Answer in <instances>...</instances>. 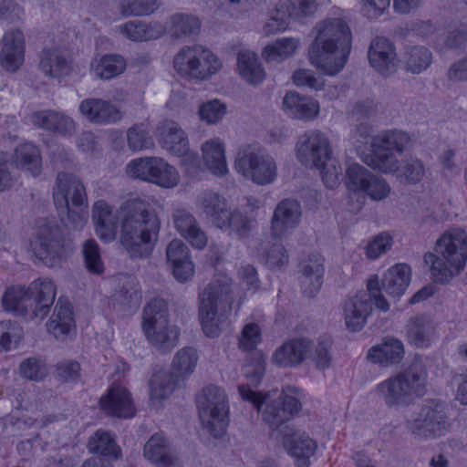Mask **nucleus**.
<instances>
[{"label":"nucleus","mask_w":467,"mask_h":467,"mask_svg":"<svg viewBox=\"0 0 467 467\" xmlns=\"http://www.w3.org/2000/svg\"><path fill=\"white\" fill-rule=\"evenodd\" d=\"M410 144V135L400 130H389L373 137L371 153L367 155L364 162L374 171L390 174L402 183L417 184L425 175L423 162L416 157L402 161L399 155Z\"/></svg>","instance_id":"obj_1"},{"label":"nucleus","mask_w":467,"mask_h":467,"mask_svg":"<svg viewBox=\"0 0 467 467\" xmlns=\"http://www.w3.org/2000/svg\"><path fill=\"white\" fill-rule=\"evenodd\" d=\"M308 60L323 73L335 76L345 67L351 49V31L341 18H327L316 24Z\"/></svg>","instance_id":"obj_2"},{"label":"nucleus","mask_w":467,"mask_h":467,"mask_svg":"<svg viewBox=\"0 0 467 467\" xmlns=\"http://www.w3.org/2000/svg\"><path fill=\"white\" fill-rule=\"evenodd\" d=\"M239 394L244 401L251 403L266 423L276 439L291 436L294 429L288 422L301 410L300 401L294 396L273 389L270 391H255L248 385L238 387Z\"/></svg>","instance_id":"obj_3"},{"label":"nucleus","mask_w":467,"mask_h":467,"mask_svg":"<svg viewBox=\"0 0 467 467\" xmlns=\"http://www.w3.org/2000/svg\"><path fill=\"white\" fill-rule=\"evenodd\" d=\"M467 261V234L462 229L445 232L437 241L434 253L424 255L435 283L448 284L461 274Z\"/></svg>","instance_id":"obj_4"},{"label":"nucleus","mask_w":467,"mask_h":467,"mask_svg":"<svg viewBox=\"0 0 467 467\" xmlns=\"http://www.w3.org/2000/svg\"><path fill=\"white\" fill-rule=\"evenodd\" d=\"M236 288L231 278L218 275L199 294V316L206 336L215 337L219 335L220 325L234 303Z\"/></svg>","instance_id":"obj_5"},{"label":"nucleus","mask_w":467,"mask_h":467,"mask_svg":"<svg viewBox=\"0 0 467 467\" xmlns=\"http://www.w3.org/2000/svg\"><path fill=\"white\" fill-rule=\"evenodd\" d=\"M296 158L307 167L320 171L322 180L327 188H334L342 174V169L333 158L328 136L318 130H311L301 135L296 142Z\"/></svg>","instance_id":"obj_6"},{"label":"nucleus","mask_w":467,"mask_h":467,"mask_svg":"<svg viewBox=\"0 0 467 467\" xmlns=\"http://www.w3.org/2000/svg\"><path fill=\"white\" fill-rule=\"evenodd\" d=\"M427 370L421 360L415 359L403 371L379 383L375 393L387 407H404L426 392Z\"/></svg>","instance_id":"obj_7"},{"label":"nucleus","mask_w":467,"mask_h":467,"mask_svg":"<svg viewBox=\"0 0 467 467\" xmlns=\"http://www.w3.org/2000/svg\"><path fill=\"white\" fill-rule=\"evenodd\" d=\"M372 301L377 308L384 312L389 308V303L380 293L379 280L376 275L368 280L367 291H361L344 302L345 324L349 331H359L365 326L367 317L372 310Z\"/></svg>","instance_id":"obj_8"},{"label":"nucleus","mask_w":467,"mask_h":467,"mask_svg":"<svg viewBox=\"0 0 467 467\" xmlns=\"http://www.w3.org/2000/svg\"><path fill=\"white\" fill-rule=\"evenodd\" d=\"M200 420L203 431L214 439L223 437L228 424V404L224 390L208 386L197 397Z\"/></svg>","instance_id":"obj_9"},{"label":"nucleus","mask_w":467,"mask_h":467,"mask_svg":"<svg viewBox=\"0 0 467 467\" xmlns=\"http://www.w3.org/2000/svg\"><path fill=\"white\" fill-rule=\"evenodd\" d=\"M235 169L244 178L260 185L273 182L277 175L275 160L258 145H246L239 150Z\"/></svg>","instance_id":"obj_10"},{"label":"nucleus","mask_w":467,"mask_h":467,"mask_svg":"<svg viewBox=\"0 0 467 467\" xmlns=\"http://www.w3.org/2000/svg\"><path fill=\"white\" fill-rule=\"evenodd\" d=\"M406 424L410 433L419 439L441 437L451 426L445 404L437 400H427L417 416L408 420Z\"/></svg>","instance_id":"obj_11"},{"label":"nucleus","mask_w":467,"mask_h":467,"mask_svg":"<svg viewBox=\"0 0 467 467\" xmlns=\"http://www.w3.org/2000/svg\"><path fill=\"white\" fill-rule=\"evenodd\" d=\"M35 249L40 259L50 265L64 255L65 234L56 221H38Z\"/></svg>","instance_id":"obj_12"},{"label":"nucleus","mask_w":467,"mask_h":467,"mask_svg":"<svg viewBox=\"0 0 467 467\" xmlns=\"http://www.w3.org/2000/svg\"><path fill=\"white\" fill-rule=\"evenodd\" d=\"M125 219L121 223L120 241L130 256L141 258L146 244V215L132 209L121 210Z\"/></svg>","instance_id":"obj_13"},{"label":"nucleus","mask_w":467,"mask_h":467,"mask_svg":"<svg viewBox=\"0 0 467 467\" xmlns=\"http://www.w3.org/2000/svg\"><path fill=\"white\" fill-rule=\"evenodd\" d=\"M52 194L55 204H86L88 202L82 181L72 172L57 174Z\"/></svg>","instance_id":"obj_14"},{"label":"nucleus","mask_w":467,"mask_h":467,"mask_svg":"<svg viewBox=\"0 0 467 467\" xmlns=\"http://www.w3.org/2000/svg\"><path fill=\"white\" fill-rule=\"evenodd\" d=\"M101 410L109 416L129 419L135 415V405L130 391L122 386H112L100 398Z\"/></svg>","instance_id":"obj_15"},{"label":"nucleus","mask_w":467,"mask_h":467,"mask_svg":"<svg viewBox=\"0 0 467 467\" xmlns=\"http://www.w3.org/2000/svg\"><path fill=\"white\" fill-rule=\"evenodd\" d=\"M25 37L19 29L7 31L2 38L0 65L8 72L16 71L24 62Z\"/></svg>","instance_id":"obj_16"},{"label":"nucleus","mask_w":467,"mask_h":467,"mask_svg":"<svg viewBox=\"0 0 467 467\" xmlns=\"http://www.w3.org/2000/svg\"><path fill=\"white\" fill-rule=\"evenodd\" d=\"M156 138L159 144L170 153L184 156L189 151V140L185 131L173 120H164L157 127Z\"/></svg>","instance_id":"obj_17"},{"label":"nucleus","mask_w":467,"mask_h":467,"mask_svg":"<svg viewBox=\"0 0 467 467\" xmlns=\"http://www.w3.org/2000/svg\"><path fill=\"white\" fill-rule=\"evenodd\" d=\"M370 66L379 73L389 76L397 69V55L394 45L387 38H374L368 49Z\"/></svg>","instance_id":"obj_18"},{"label":"nucleus","mask_w":467,"mask_h":467,"mask_svg":"<svg viewBox=\"0 0 467 467\" xmlns=\"http://www.w3.org/2000/svg\"><path fill=\"white\" fill-rule=\"evenodd\" d=\"M324 259L318 254H312L299 264L300 285L303 293L314 297L323 284Z\"/></svg>","instance_id":"obj_19"},{"label":"nucleus","mask_w":467,"mask_h":467,"mask_svg":"<svg viewBox=\"0 0 467 467\" xmlns=\"http://www.w3.org/2000/svg\"><path fill=\"white\" fill-rule=\"evenodd\" d=\"M132 208L133 206H94L93 219L99 237L105 242L114 240L119 218L121 222L125 219L121 210Z\"/></svg>","instance_id":"obj_20"},{"label":"nucleus","mask_w":467,"mask_h":467,"mask_svg":"<svg viewBox=\"0 0 467 467\" xmlns=\"http://www.w3.org/2000/svg\"><path fill=\"white\" fill-rule=\"evenodd\" d=\"M312 341L306 337L291 339L278 348L274 355L273 361L280 367H295L301 365L310 350Z\"/></svg>","instance_id":"obj_21"},{"label":"nucleus","mask_w":467,"mask_h":467,"mask_svg":"<svg viewBox=\"0 0 467 467\" xmlns=\"http://www.w3.org/2000/svg\"><path fill=\"white\" fill-rule=\"evenodd\" d=\"M166 255L172 266L173 275L178 281L186 282L193 275L194 268L190 250L182 240H172L167 246Z\"/></svg>","instance_id":"obj_22"},{"label":"nucleus","mask_w":467,"mask_h":467,"mask_svg":"<svg viewBox=\"0 0 467 467\" xmlns=\"http://www.w3.org/2000/svg\"><path fill=\"white\" fill-rule=\"evenodd\" d=\"M80 113L90 122L109 124L121 119L120 111L110 102L101 99H86L79 104Z\"/></svg>","instance_id":"obj_23"},{"label":"nucleus","mask_w":467,"mask_h":467,"mask_svg":"<svg viewBox=\"0 0 467 467\" xmlns=\"http://www.w3.org/2000/svg\"><path fill=\"white\" fill-rule=\"evenodd\" d=\"M29 296L32 297L33 317L42 320L53 305L57 289L51 280L38 279L28 287Z\"/></svg>","instance_id":"obj_24"},{"label":"nucleus","mask_w":467,"mask_h":467,"mask_svg":"<svg viewBox=\"0 0 467 467\" xmlns=\"http://www.w3.org/2000/svg\"><path fill=\"white\" fill-rule=\"evenodd\" d=\"M179 329L169 325V319L150 324L148 315V341L161 354L170 353L176 346L179 338Z\"/></svg>","instance_id":"obj_25"},{"label":"nucleus","mask_w":467,"mask_h":467,"mask_svg":"<svg viewBox=\"0 0 467 467\" xmlns=\"http://www.w3.org/2000/svg\"><path fill=\"white\" fill-rule=\"evenodd\" d=\"M404 353V346L400 339L386 337L368 350L367 358L374 364L388 368L399 364L403 359Z\"/></svg>","instance_id":"obj_26"},{"label":"nucleus","mask_w":467,"mask_h":467,"mask_svg":"<svg viewBox=\"0 0 467 467\" xmlns=\"http://www.w3.org/2000/svg\"><path fill=\"white\" fill-rule=\"evenodd\" d=\"M437 335V324L429 316H417L410 318L406 325L408 341L418 347H428Z\"/></svg>","instance_id":"obj_27"},{"label":"nucleus","mask_w":467,"mask_h":467,"mask_svg":"<svg viewBox=\"0 0 467 467\" xmlns=\"http://www.w3.org/2000/svg\"><path fill=\"white\" fill-rule=\"evenodd\" d=\"M31 120L38 128L61 135H69L76 130V122L72 118L56 110L47 109L35 112Z\"/></svg>","instance_id":"obj_28"},{"label":"nucleus","mask_w":467,"mask_h":467,"mask_svg":"<svg viewBox=\"0 0 467 467\" xmlns=\"http://www.w3.org/2000/svg\"><path fill=\"white\" fill-rule=\"evenodd\" d=\"M126 67V59L121 55H97L90 61L89 72L95 78L110 80L124 73Z\"/></svg>","instance_id":"obj_29"},{"label":"nucleus","mask_w":467,"mask_h":467,"mask_svg":"<svg viewBox=\"0 0 467 467\" xmlns=\"http://www.w3.org/2000/svg\"><path fill=\"white\" fill-rule=\"evenodd\" d=\"M283 109L292 118L309 121L317 118L319 112V104L311 98L290 91L283 99Z\"/></svg>","instance_id":"obj_30"},{"label":"nucleus","mask_w":467,"mask_h":467,"mask_svg":"<svg viewBox=\"0 0 467 467\" xmlns=\"http://www.w3.org/2000/svg\"><path fill=\"white\" fill-rule=\"evenodd\" d=\"M48 331L58 339H63L76 329L72 306L68 302L58 299L52 316L47 322Z\"/></svg>","instance_id":"obj_31"},{"label":"nucleus","mask_w":467,"mask_h":467,"mask_svg":"<svg viewBox=\"0 0 467 467\" xmlns=\"http://www.w3.org/2000/svg\"><path fill=\"white\" fill-rule=\"evenodd\" d=\"M38 67L41 72L52 78L67 77L72 71L71 61L59 48L45 49L40 56Z\"/></svg>","instance_id":"obj_32"},{"label":"nucleus","mask_w":467,"mask_h":467,"mask_svg":"<svg viewBox=\"0 0 467 467\" xmlns=\"http://www.w3.org/2000/svg\"><path fill=\"white\" fill-rule=\"evenodd\" d=\"M149 460L157 467H182V461L161 434L148 440Z\"/></svg>","instance_id":"obj_33"},{"label":"nucleus","mask_w":467,"mask_h":467,"mask_svg":"<svg viewBox=\"0 0 467 467\" xmlns=\"http://www.w3.org/2000/svg\"><path fill=\"white\" fill-rule=\"evenodd\" d=\"M176 229L194 247L202 249L207 244V236L200 228L196 219L185 210H177L173 215Z\"/></svg>","instance_id":"obj_34"},{"label":"nucleus","mask_w":467,"mask_h":467,"mask_svg":"<svg viewBox=\"0 0 467 467\" xmlns=\"http://www.w3.org/2000/svg\"><path fill=\"white\" fill-rule=\"evenodd\" d=\"M16 168L30 173L36 177L42 171V157L39 149L33 143L19 144L12 157Z\"/></svg>","instance_id":"obj_35"},{"label":"nucleus","mask_w":467,"mask_h":467,"mask_svg":"<svg viewBox=\"0 0 467 467\" xmlns=\"http://www.w3.org/2000/svg\"><path fill=\"white\" fill-rule=\"evenodd\" d=\"M2 305L5 310L13 312L16 316H27L31 312L33 317L32 297L29 296L28 288L25 286L8 287L2 296Z\"/></svg>","instance_id":"obj_36"},{"label":"nucleus","mask_w":467,"mask_h":467,"mask_svg":"<svg viewBox=\"0 0 467 467\" xmlns=\"http://www.w3.org/2000/svg\"><path fill=\"white\" fill-rule=\"evenodd\" d=\"M140 301L141 293L138 281L128 276L113 296V306L119 311L133 312L139 307Z\"/></svg>","instance_id":"obj_37"},{"label":"nucleus","mask_w":467,"mask_h":467,"mask_svg":"<svg viewBox=\"0 0 467 467\" xmlns=\"http://www.w3.org/2000/svg\"><path fill=\"white\" fill-rule=\"evenodd\" d=\"M300 206H276L271 221V237L281 238L299 223Z\"/></svg>","instance_id":"obj_38"},{"label":"nucleus","mask_w":467,"mask_h":467,"mask_svg":"<svg viewBox=\"0 0 467 467\" xmlns=\"http://www.w3.org/2000/svg\"><path fill=\"white\" fill-rule=\"evenodd\" d=\"M180 176L174 167L161 158H148V182L164 188L179 183Z\"/></svg>","instance_id":"obj_39"},{"label":"nucleus","mask_w":467,"mask_h":467,"mask_svg":"<svg viewBox=\"0 0 467 467\" xmlns=\"http://www.w3.org/2000/svg\"><path fill=\"white\" fill-rule=\"evenodd\" d=\"M410 282V268L406 264L390 267L382 280V287L393 297L401 296Z\"/></svg>","instance_id":"obj_40"},{"label":"nucleus","mask_w":467,"mask_h":467,"mask_svg":"<svg viewBox=\"0 0 467 467\" xmlns=\"http://www.w3.org/2000/svg\"><path fill=\"white\" fill-rule=\"evenodd\" d=\"M237 67L241 77L250 85L257 86L265 78V72L255 53L241 51L237 57Z\"/></svg>","instance_id":"obj_41"},{"label":"nucleus","mask_w":467,"mask_h":467,"mask_svg":"<svg viewBox=\"0 0 467 467\" xmlns=\"http://www.w3.org/2000/svg\"><path fill=\"white\" fill-rule=\"evenodd\" d=\"M222 61L210 49L196 45L193 79L207 80L222 68Z\"/></svg>","instance_id":"obj_42"},{"label":"nucleus","mask_w":467,"mask_h":467,"mask_svg":"<svg viewBox=\"0 0 467 467\" xmlns=\"http://www.w3.org/2000/svg\"><path fill=\"white\" fill-rule=\"evenodd\" d=\"M202 151L207 168L213 174L223 175L227 172L224 148L220 139L215 138L204 142Z\"/></svg>","instance_id":"obj_43"},{"label":"nucleus","mask_w":467,"mask_h":467,"mask_svg":"<svg viewBox=\"0 0 467 467\" xmlns=\"http://www.w3.org/2000/svg\"><path fill=\"white\" fill-rule=\"evenodd\" d=\"M432 58V53L426 47L410 46L402 55V63L406 71L420 74L430 67Z\"/></svg>","instance_id":"obj_44"},{"label":"nucleus","mask_w":467,"mask_h":467,"mask_svg":"<svg viewBox=\"0 0 467 467\" xmlns=\"http://www.w3.org/2000/svg\"><path fill=\"white\" fill-rule=\"evenodd\" d=\"M178 376L167 369L160 368L153 372L150 380V394L152 402L168 398L174 390Z\"/></svg>","instance_id":"obj_45"},{"label":"nucleus","mask_w":467,"mask_h":467,"mask_svg":"<svg viewBox=\"0 0 467 467\" xmlns=\"http://www.w3.org/2000/svg\"><path fill=\"white\" fill-rule=\"evenodd\" d=\"M279 240L280 238H272L270 234L265 241L254 245L256 252L265 257L270 267H279L288 262L286 251Z\"/></svg>","instance_id":"obj_46"},{"label":"nucleus","mask_w":467,"mask_h":467,"mask_svg":"<svg viewBox=\"0 0 467 467\" xmlns=\"http://www.w3.org/2000/svg\"><path fill=\"white\" fill-rule=\"evenodd\" d=\"M300 41L295 37H284L277 39L271 45H267L262 53L266 62H280L292 57L298 48Z\"/></svg>","instance_id":"obj_47"},{"label":"nucleus","mask_w":467,"mask_h":467,"mask_svg":"<svg viewBox=\"0 0 467 467\" xmlns=\"http://www.w3.org/2000/svg\"><path fill=\"white\" fill-rule=\"evenodd\" d=\"M88 448L92 452L116 459L120 455V448L117 445L113 434L103 430L97 431L89 439Z\"/></svg>","instance_id":"obj_48"},{"label":"nucleus","mask_w":467,"mask_h":467,"mask_svg":"<svg viewBox=\"0 0 467 467\" xmlns=\"http://www.w3.org/2000/svg\"><path fill=\"white\" fill-rule=\"evenodd\" d=\"M244 375L249 383L257 387L265 373V358L260 350L250 353L243 368Z\"/></svg>","instance_id":"obj_49"},{"label":"nucleus","mask_w":467,"mask_h":467,"mask_svg":"<svg viewBox=\"0 0 467 467\" xmlns=\"http://www.w3.org/2000/svg\"><path fill=\"white\" fill-rule=\"evenodd\" d=\"M198 354L195 348L185 347L180 349L172 360V368L178 379L191 375L197 365Z\"/></svg>","instance_id":"obj_50"},{"label":"nucleus","mask_w":467,"mask_h":467,"mask_svg":"<svg viewBox=\"0 0 467 467\" xmlns=\"http://www.w3.org/2000/svg\"><path fill=\"white\" fill-rule=\"evenodd\" d=\"M200 26V22L196 17L177 14L171 17V35L176 38L190 37L199 33Z\"/></svg>","instance_id":"obj_51"},{"label":"nucleus","mask_w":467,"mask_h":467,"mask_svg":"<svg viewBox=\"0 0 467 467\" xmlns=\"http://www.w3.org/2000/svg\"><path fill=\"white\" fill-rule=\"evenodd\" d=\"M288 17L303 23L307 17L312 16L317 10V0H286L280 3Z\"/></svg>","instance_id":"obj_52"},{"label":"nucleus","mask_w":467,"mask_h":467,"mask_svg":"<svg viewBox=\"0 0 467 467\" xmlns=\"http://www.w3.org/2000/svg\"><path fill=\"white\" fill-rule=\"evenodd\" d=\"M196 45L183 47L174 56L173 67L182 77L193 79Z\"/></svg>","instance_id":"obj_53"},{"label":"nucleus","mask_w":467,"mask_h":467,"mask_svg":"<svg viewBox=\"0 0 467 467\" xmlns=\"http://www.w3.org/2000/svg\"><path fill=\"white\" fill-rule=\"evenodd\" d=\"M57 212L61 223L69 230L82 229L88 220V213L81 206H58Z\"/></svg>","instance_id":"obj_54"},{"label":"nucleus","mask_w":467,"mask_h":467,"mask_svg":"<svg viewBox=\"0 0 467 467\" xmlns=\"http://www.w3.org/2000/svg\"><path fill=\"white\" fill-rule=\"evenodd\" d=\"M346 176L348 189L362 192L373 174L358 163H350L347 168Z\"/></svg>","instance_id":"obj_55"},{"label":"nucleus","mask_w":467,"mask_h":467,"mask_svg":"<svg viewBox=\"0 0 467 467\" xmlns=\"http://www.w3.org/2000/svg\"><path fill=\"white\" fill-rule=\"evenodd\" d=\"M291 436L282 438L284 440V445L287 449L289 454L293 457L298 456H311L314 454L317 443L307 436Z\"/></svg>","instance_id":"obj_56"},{"label":"nucleus","mask_w":467,"mask_h":467,"mask_svg":"<svg viewBox=\"0 0 467 467\" xmlns=\"http://www.w3.org/2000/svg\"><path fill=\"white\" fill-rule=\"evenodd\" d=\"M21 327L11 320L0 322V351L9 350L16 347L22 338Z\"/></svg>","instance_id":"obj_57"},{"label":"nucleus","mask_w":467,"mask_h":467,"mask_svg":"<svg viewBox=\"0 0 467 467\" xmlns=\"http://www.w3.org/2000/svg\"><path fill=\"white\" fill-rule=\"evenodd\" d=\"M82 252L87 269L90 273L101 275L104 272V265L98 243L94 239L87 240L83 244Z\"/></svg>","instance_id":"obj_58"},{"label":"nucleus","mask_w":467,"mask_h":467,"mask_svg":"<svg viewBox=\"0 0 467 467\" xmlns=\"http://www.w3.org/2000/svg\"><path fill=\"white\" fill-rule=\"evenodd\" d=\"M199 117L207 124H215L226 114V106L218 99L209 100L199 107Z\"/></svg>","instance_id":"obj_59"},{"label":"nucleus","mask_w":467,"mask_h":467,"mask_svg":"<svg viewBox=\"0 0 467 467\" xmlns=\"http://www.w3.org/2000/svg\"><path fill=\"white\" fill-rule=\"evenodd\" d=\"M288 16L279 3L269 15V18L264 26V33L266 36L275 35L285 31L288 26Z\"/></svg>","instance_id":"obj_60"},{"label":"nucleus","mask_w":467,"mask_h":467,"mask_svg":"<svg viewBox=\"0 0 467 467\" xmlns=\"http://www.w3.org/2000/svg\"><path fill=\"white\" fill-rule=\"evenodd\" d=\"M362 192L374 202H383L391 194V187L385 179L373 174Z\"/></svg>","instance_id":"obj_61"},{"label":"nucleus","mask_w":467,"mask_h":467,"mask_svg":"<svg viewBox=\"0 0 467 467\" xmlns=\"http://www.w3.org/2000/svg\"><path fill=\"white\" fill-rule=\"evenodd\" d=\"M261 330L259 326L255 323L246 324L242 330L241 336L238 340L239 348L247 352L255 351V348L260 343Z\"/></svg>","instance_id":"obj_62"},{"label":"nucleus","mask_w":467,"mask_h":467,"mask_svg":"<svg viewBox=\"0 0 467 467\" xmlns=\"http://www.w3.org/2000/svg\"><path fill=\"white\" fill-rule=\"evenodd\" d=\"M20 372L23 377L38 381L47 376V368L42 359L28 358L20 364Z\"/></svg>","instance_id":"obj_63"},{"label":"nucleus","mask_w":467,"mask_h":467,"mask_svg":"<svg viewBox=\"0 0 467 467\" xmlns=\"http://www.w3.org/2000/svg\"><path fill=\"white\" fill-rule=\"evenodd\" d=\"M254 227L255 223L252 219L236 210L227 229H231L240 239H249Z\"/></svg>","instance_id":"obj_64"}]
</instances>
